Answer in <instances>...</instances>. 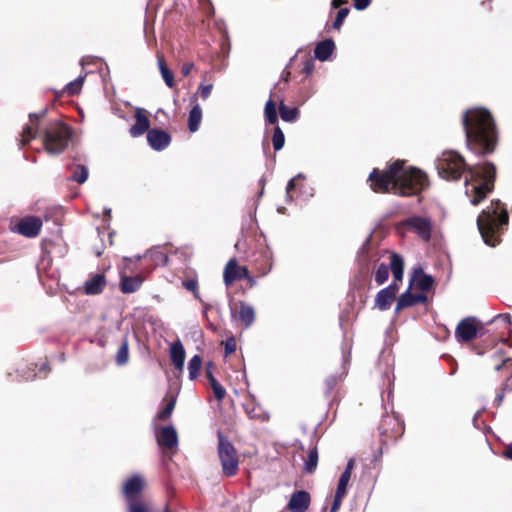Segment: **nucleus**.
Here are the masks:
<instances>
[{
    "mask_svg": "<svg viewBox=\"0 0 512 512\" xmlns=\"http://www.w3.org/2000/svg\"><path fill=\"white\" fill-rule=\"evenodd\" d=\"M118 366H123L129 361V343L127 337H124L121 345L118 348L115 358Z\"/></svg>",
    "mask_w": 512,
    "mask_h": 512,
    "instance_id": "72a5a7b5",
    "label": "nucleus"
},
{
    "mask_svg": "<svg viewBox=\"0 0 512 512\" xmlns=\"http://www.w3.org/2000/svg\"><path fill=\"white\" fill-rule=\"evenodd\" d=\"M501 390H512V377L507 378L503 383Z\"/></svg>",
    "mask_w": 512,
    "mask_h": 512,
    "instance_id": "bf43d9fd",
    "label": "nucleus"
},
{
    "mask_svg": "<svg viewBox=\"0 0 512 512\" xmlns=\"http://www.w3.org/2000/svg\"><path fill=\"white\" fill-rule=\"evenodd\" d=\"M415 298H416V304L418 303H426L428 298L425 294L421 293V294H415Z\"/></svg>",
    "mask_w": 512,
    "mask_h": 512,
    "instance_id": "13d9d810",
    "label": "nucleus"
},
{
    "mask_svg": "<svg viewBox=\"0 0 512 512\" xmlns=\"http://www.w3.org/2000/svg\"><path fill=\"white\" fill-rule=\"evenodd\" d=\"M432 221L423 216H411L398 224L399 230L409 231L417 234L424 242H429L432 235Z\"/></svg>",
    "mask_w": 512,
    "mask_h": 512,
    "instance_id": "9d476101",
    "label": "nucleus"
},
{
    "mask_svg": "<svg viewBox=\"0 0 512 512\" xmlns=\"http://www.w3.org/2000/svg\"><path fill=\"white\" fill-rule=\"evenodd\" d=\"M504 391H505V390H501V392H500V393H498V394H497V396H496V400H497V402H498V405H500V404H501V402L503 401V398H504Z\"/></svg>",
    "mask_w": 512,
    "mask_h": 512,
    "instance_id": "e2e57ef3",
    "label": "nucleus"
},
{
    "mask_svg": "<svg viewBox=\"0 0 512 512\" xmlns=\"http://www.w3.org/2000/svg\"><path fill=\"white\" fill-rule=\"evenodd\" d=\"M311 503L310 494L305 490H297L292 493L287 504L290 512H305Z\"/></svg>",
    "mask_w": 512,
    "mask_h": 512,
    "instance_id": "f3484780",
    "label": "nucleus"
},
{
    "mask_svg": "<svg viewBox=\"0 0 512 512\" xmlns=\"http://www.w3.org/2000/svg\"><path fill=\"white\" fill-rule=\"evenodd\" d=\"M496 319H502L503 321L510 323L511 322V315L508 313L505 314H499L495 317Z\"/></svg>",
    "mask_w": 512,
    "mask_h": 512,
    "instance_id": "680f3d73",
    "label": "nucleus"
},
{
    "mask_svg": "<svg viewBox=\"0 0 512 512\" xmlns=\"http://www.w3.org/2000/svg\"><path fill=\"white\" fill-rule=\"evenodd\" d=\"M193 68H194V63L193 62H187V63L182 65V67H181V74L184 77H187L191 73Z\"/></svg>",
    "mask_w": 512,
    "mask_h": 512,
    "instance_id": "6e6d98bb",
    "label": "nucleus"
},
{
    "mask_svg": "<svg viewBox=\"0 0 512 512\" xmlns=\"http://www.w3.org/2000/svg\"><path fill=\"white\" fill-rule=\"evenodd\" d=\"M225 356L233 354L237 349V342L234 337H229L224 343Z\"/></svg>",
    "mask_w": 512,
    "mask_h": 512,
    "instance_id": "09e8293b",
    "label": "nucleus"
},
{
    "mask_svg": "<svg viewBox=\"0 0 512 512\" xmlns=\"http://www.w3.org/2000/svg\"><path fill=\"white\" fill-rule=\"evenodd\" d=\"M143 282L144 277L141 274H137L135 276H127L121 273L119 288L123 294H131L138 291Z\"/></svg>",
    "mask_w": 512,
    "mask_h": 512,
    "instance_id": "a211bd4d",
    "label": "nucleus"
},
{
    "mask_svg": "<svg viewBox=\"0 0 512 512\" xmlns=\"http://www.w3.org/2000/svg\"><path fill=\"white\" fill-rule=\"evenodd\" d=\"M42 228V220L36 216H26L19 220L15 231L27 238H34L39 235Z\"/></svg>",
    "mask_w": 512,
    "mask_h": 512,
    "instance_id": "ddd939ff",
    "label": "nucleus"
},
{
    "mask_svg": "<svg viewBox=\"0 0 512 512\" xmlns=\"http://www.w3.org/2000/svg\"><path fill=\"white\" fill-rule=\"evenodd\" d=\"M209 384L213 390L214 397L218 401H222L226 395L225 388L217 381V379H211V382H209Z\"/></svg>",
    "mask_w": 512,
    "mask_h": 512,
    "instance_id": "c03bdc74",
    "label": "nucleus"
},
{
    "mask_svg": "<svg viewBox=\"0 0 512 512\" xmlns=\"http://www.w3.org/2000/svg\"><path fill=\"white\" fill-rule=\"evenodd\" d=\"M380 450L388 446L389 443L397 441L404 433V425L393 416H385L379 426Z\"/></svg>",
    "mask_w": 512,
    "mask_h": 512,
    "instance_id": "9b49d317",
    "label": "nucleus"
},
{
    "mask_svg": "<svg viewBox=\"0 0 512 512\" xmlns=\"http://www.w3.org/2000/svg\"><path fill=\"white\" fill-rule=\"evenodd\" d=\"M265 121L271 125L278 124L277 104L273 99H269L264 108Z\"/></svg>",
    "mask_w": 512,
    "mask_h": 512,
    "instance_id": "7c9ffc66",
    "label": "nucleus"
},
{
    "mask_svg": "<svg viewBox=\"0 0 512 512\" xmlns=\"http://www.w3.org/2000/svg\"><path fill=\"white\" fill-rule=\"evenodd\" d=\"M183 286L188 290L193 292L195 295L198 292V283L196 280L190 279L183 281Z\"/></svg>",
    "mask_w": 512,
    "mask_h": 512,
    "instance_id": "3c124183",
    "label": "nucleus"
},
{
    "mask_svg": "<svg viewBox=\"0 0 512 512\" xmlns=\"http://www.w3.org/2000/svg\"><path fill=\"white\" fill-rule=\"evenodd\" d=\"M244 410L250 419L258 420V421L267 420V416L264 413V411L253 402L246 403L244 405Z\"/></svg>",
    "mask_w": 512,
    "mask_h": 512,
    "instance_id": "473e14b6",
    "label": "nucleus"
},
{
    "mask_svg": "<svg viewBox=\"0 0 512 512\" xmlns=\"http://www.w3.org/2000/svg\"><path fill=\"white\" fill-rule=\"evenodd\" d=\"M509 215L503 203L491 201L477 218L478 230L487 245L495 247L500 243L503 226L508 225Z\"/></svg>",
    "mask_w": 512,
    "mask_h": 512,
    "instance_id": "7ed1b4c3",
    "label": "nucleus"
},
{
    "mask_svg": "<svg viewBox=\"0 0 512 512\" xmlns=\"http://www.w3.org/2000/svg\"><path fill=\"white\" fill-rule=\"evenodd\" d=\"M303 179L304 177L301 174H298L296 177L292 178L288 182L286 187V196L289 200H292L294 198V190L296 189L298 182Z\"/></svg>",
    "mask_w": 512,
    "mask_h": 512,
    "instance_id": "a18cd8bd",
    "label": "nucleus"
},
{
    "mask_svg": "<svg viewBox=\"0 0 512 512\" xmlns=\"http://www.w3.org/2000/svg\"><path fill=\"white\" fill-rule=\"evenodd\" d=\"M212 89H213L212 84L201 83L198 87V93L202 99H207L210 96Z\"/></svg>",
    "mask_w": 512,
    "mask_h": 512,
    "instance_id": "8fccbe9b",
    "label": "nucleus"
},
{
    "mask_svg": "<svg viewBox=\"0 0 512 512\" xmlns=\"http://www.w3.org/2000/svg\"><path fill=\"white\" fill-rule=\"evenodd\" d=\"M395 297L392 296L385 289L380 290L375 298V305L382 311L388 310L391 307Z\"/></svg>",
    "mask_w": 512,
    "mask_h": 512,
    "instance_id": "2f4dec72",
    "label": "nucleus"
},
{
    "mask_svg": "<svg viewBox=\"0 0 512 512\" xmlns=\"http://www.w3.org/2000/svg\"><path fill=\"white\" fill-rule=\"evenodd\" d=\"M73 137L71 126L56 121L51 123L44 131L43 145L47 153L52 155L61 154L68 147Z\"/></svg>",
    "mask_w": 512,
    "mask_h": 512,
    "instance_id": "6e6552de",
    "label": "nucleus"
},
{
    "mask_svg": "<svg viewBox=\"0 0 512 512\" xmlns=\"http://www.w3.org/2000/svg\"><path fill=\"white\" fill-rule=\"evenodd\" d=\"M157 442L159 446L166 449H173L178 444V435L174 427L166 426L161 428L157 434Z\"/></svg>",
    "mask_w": 512,
    "mask_h": 512,
    "instance_id": "aec40b11",
    "label": "nucleus"
},
{
    "mask_svg": "<svg viewBox=\"0 0 512 512\" xmlns=\"http://www.w3.org/2000/svg\"><path fill=\"white\" fill-rule=\"evenodd\" d=\"M279 114L283 121L295 122L299 118L300 111L297 107H289L281 101L279 104Z\"/></svg>",
    "mask_w": 512,
    "mask_h": 512,
    "instance_id": "c85d7f7f",
    "label": "nucleus"
},
{
    "mask_svg": "<svg viewBox=\"0 0 512 512\" xmlns=\"http://www.w3.org/2000/svg\"><path fill=\"white\" fill-rule=\"evenodd\" d=\"M88 178V169L84 165H76L71 175V180L83 184Z\"/></svg>",
    "mask_w": 512,
    "mask_h": 512,
    "instance_id": "a19ab883",
    "label": "nucleus"
},
{
    "mask_svg": "<svg viewBox=\"0 0 512 512\" xmlns=\"http://www.w3.org/2000/svg\"><path fill=\"white\" fill-rule=\"evenodd\" d=\"M389 277V267L388 265L381 263L377 270L375 271V282L378 285L384 284Z\"/></svg>",
    "mask_w": 512,
    "mask_h": 512,
    "instance_id": "79ce46f5",
    "label": "nucleus"
},
{
    "mask_svg": "<svg viewBox=\"0 0 512 512\" xmlns=\"http://www.w3.org/2000/svg\"><path fill=\"white\" fill-rule=\"evenodd\" d=\"M203 80L206 81L207 80V73H205V75H203Z\"/></svg>",
    "mask_w": 512,
    "mask_h": 512,
    "instance_id": "69168bd1",
    "label": "nucleus"
},
{
    "mask_svg": "<svg viewBox=\"0 0 512 512\" xmlns=\"http://www.w3.org/2000/svg\"><path fill=\"white\" fill-rule=\"evenodd\" d=\"M231 315L243 323L247 328L252 325L255 319V311L253 307L243 301L230 302Z\"/></svg>",
    "mask_w": 512,
    "mask_h": 512,
    "instance_id": "4468645a",
    "label": "nucleus"
},
{
    "mask_svg": "<svg viewBox=\"0 0 512 512\" xmlns=\"http://www.w3.org/2000/svg\"><path fill=\"white\" fill-rule=\"evenodd\" d=\"M390 269L392 271L395 281L403 279L404 260L403 257L397 253H392L390 256Z\"/></svg>",
    "mask_w": 512,
    "mask_h": 512,
    "instance_id": "bb28decb",
    "label": "nucleus"
},
{
    "mask_svg": "<svg viewBox=\"0 0 512 512\" xmlns=\"http://www.w3.org/2000/svg\"><path fill=\"white\" fill-rule=\"evenodd\" d=\"M202 119V110L199 104H195L189 112L188 128L189 131L194 133L199 129Z\"/></svg>",
    "mask_w": 512,
    "mask_h": 512,
    "instance_id": "c756f323",
    "label": "nucleus"
},
{
    "mask_svg": "<svg viewBox=\"0 0 512 512\" xmlns=\"http://www.w3.org/2000/svg\"><path fill=\"white\" fill-rule=\"evenodd\" d=\"M334 48V41L332 39H325L316 45L314 56L320 61H326L333 53Z\"/></svg>",
    "mask_w": 512,
    "mask_h": 512,
    "instance_id": "393cba45",
    "label": "nucleus"
},
{
    "mask_svg": "<svg viewBox=\"0 0 512 512\" xmlns=\"http://www.w3.org/2000/svg\"><path fill=\"white\" fill-rule=\"evenodd\" d=\"M462 125L468 149L475 155L485 157L493 154L498 145V130L489 110L473 107L464 111Z\"/></svg>",
    "mask_w": 512,
    "mask_h": 512,
    "instance_id": "f03ea898",
    "label": "nucleus"
},
{
    "mask_svg": "<svg viewBox=\"0 0 512 512\" xmlns=\"http://www.w3.org/2000/svg\"><path fill=\"white\" fill-rule=\"evenodd\" d=\"M164 401H167L166 405L157 414V418L160 421L169 419L176 405V398L174 396H170L169 399L165 397Z\"/></svg>",
    "mask_w": 512,
    "mask_h": 512,
    "instance_id": "e433bc0d",
    "label": "nucleus"
},
{
    "mask_svg": "<svg viewBox=\"0 0 512 512\" xmlns=\"http://www.w3.org/2000/svg\"><path fill=\"white\" fill-rule=\"evenodd\" d=\"M170 358L176 369H182L185 361V350L179 340L171 345Z\"/></svg>",
    "mask_w": 512,
    "mask_h": 512,
    "instance_id": "a878e982",
    "label": "nucleus"
},
{
    "mask_svg": "<svg viewBox=\"0 0 512 512\" xmlns=\"http://www.w3.org/2000/svg\"><path fill=\"white\" fill-rule=\"evenodd\" d=\"M217 454L226 477H233L239 471V455L237 449L229 438L219 430L217 432Z\"/></svg>",
    "mask_w": 512,
    "mask_h": 512,
    "instance_id": "1a4fd4ad",
    "label": "nucleus"
},
{
    "mask_svg": "<svg viewBox=\"0 0 512 512\" xmlns=\"http://www.w3.org/2000/svg\"><path fill=\"white\" fill-rule=\"evenodd\" d=\"M146 487L147 482L140 474H133L123 482L121 493L126 501L127 512H151L144 496Z\"/></svg>",
    "mask_w": 512,
    "mask_h": 512,
    "instance_id": "423d86ee",
    "label": "nucleus"
},
{
    "mask_svg": "<svg viewBox=\"0 0 512 512\" xmlns=\"http://www.w3.org/2000/svg\"><path fill=\"white\" fill-rule=\"evenodd\" d=\"M171 140V135L160 128L150 129L147 133V142L155 151L166 149L170 145Z\"/></svg>",
    "mask_w": 512,
    "mask_h": 512,
    "instance_id": "2eb2a0df",
    "label": "nucleus"
},
{
    "mask_svg": "<svg viewBox=\"0 0 512 512\" xmlns=\"http://www.w3.org/2000/svg\"><path fill=\"white\" fill-rule=\"evenodd\" d=\"M402 160L397 159L388 163L384 169L373 168L367 182L370 189L378 194H394L396 189V177L401 171Z\"/></svg>",
    "mask_w": 512,
    "mask_h": 512,
    "instance_id": "0eeeda50",
    "label": "nucleus"
},
{
    "mask_svg": "<svg viewBox=\"0 0 512 512\" xmlns=\"http://www.w3.org/2000/svg\"><path fill=\"white\" fill-rule=\"evenodd\" d=\"M344 497L345 496H343V495H339V494L335 493L334 500H333V503L330 508V512H338V510L341 507L342 500Z\"/></svg>",
    "mask_w": 512,
    "mask_h": 512,
    "instance_id": "603ef678",
    "label": "nucleus"
},
{
    "mask_svg": "<svg viewBox=\"0 0 512 512\" xmlns=\"http://www.w3.org/2000/svg\"><path fill=\"white\" fill-rule=\"evenodd\" d=\"M436 169L439 176L446 180H459L466 172L465 194L474 206L494 190L496 167L492 162L469 166L459 153L445 151L436 160Z\"/></svg>",
    "mask_w": 512,
    "mask_h": 512,
    "instance_id": "f257e3e1",
    "label": "nucleus"
},
{
    "mask_svg": "<svg viewBox=\"0 0 512 512\" xmlns=\"http://www.w3.org/2000/svg\"><path fill=\"white\" fill-rule=\"evenodd\" d=\"M46 114V111H42L41 113H30L29 114V120L31 125H26L23 128V131L21 133V147L28 144L32 139H35L38 135V126L39 121L44 115Z\"/></svg>",
    "mask_w": 512,
    "mask_h": 512,
    "instance_id": "dca6fc26",
    "label": "nucleus"
},
{
    "mask_svg": "<svg viewBox=\"0 0 512 512\" xmlns=\"http://www.w3.org/2000/svg\"><path fill=\"white\" fill-rule=\"evenodd\" d=\"M150 120L140 108L135 111V124L131 126L129 133L132 137L142 136L150 130Z\"/></svg>",
    "mask_w": 512,
    "mask_h": 512,
    "instance_id": "6ab92c4d",
    "label": "nucleus"
},
{
    "mask_svg": "<svg viewBox=\"0 0 512 512\" xmlns=\"http://www.w3.org/2000/svg\"><path fill=\"white\" fill-rule=\"evenodd\" d=\"M201 366H202L201 356L194 355L188 363L189 378L191 380H194L199 376Z\"/></svg>",
    "mask_w": 512,
    "mask_h": 512,
    "instance_id": "58836bf2",
    "label": "nucleus"
},
{
    "mask_svg": "<svg viewBox=\"0 0 512 512\" xmlns=\"http://www.w3.org/2000/svg\"><path fill=\"white\" fill-rule=\"evenodd\" d=\"M353 2H354V7L357 10H364L370 5L371 0H353Z\"/></svg>",
    "mask_w": 512,
    "mask_h": 512,
    "instance_id": "5fc2aeb1",
    "label": "nucleus"
},
{
    "mask_svg": "<svg viewBox=\"0 0 512 512\" xmlns=\"http://www.w3.org/2000/svg\"><path fill=\"white\" fill-rule=\"evenodd\" d=\"M106 287V277L103 273H98L92 275L85 283H84V292L87 295H98L102 293L104 288Z\"/></svg>",
    "mask_w": 512,
    "mask_h": 512,
    "instance_id": "412c9836",
    "label": "nucleus"
},
{
    "mask_svg": "<svg viewBox=\"0 0 512 512\" xmlns=\"http://www.w3.org/2000/svg\"><path fill=\"white\" fill-rule=\"evenodd\" d=\"M402 160L401 171L396 177V189L394 195L412 197L421 194L429 185L427 174L416 167H406Z\"/></svg>",
    "mask_w": 512,
    "mask_h": 512,
    "instance_id": "39448f33",
    "label": "nucleus"
},
{
    "mask_svg": "<svg viewBox=\"0 0 512 512\" xmlns=\"http://www.w3.org/2000/svg\"><path fill=\"white\" fill-rule=\"evenodd\" d=\"M414 305H416L415 294L407 290L398 298L395 310L398 312L402 309L412 307Z\"/></svg>",
    "mask_w": 512,
    "mask_h": 512,
    "instance_id": "c9c22d12",
    "label": "nucleus"
},
{
    "mask_svg": "<svg viewBox=\"0 0 512 512\" xmlns=\"http://www.w3.org/2000/svg\"><path fill=\"white\" fill-rule=\"evenodd\" d=\"M455 338L461 344H470L471 350L477 355H483L496 344V338L488 334L475 317H466L457 324Z\"/></svg>",
    "mask_w": 512,
    "mask_h": 512,
    "instance_id": "20e7f679",
    "label": "nucleus"
},
{
    "mask_svg": "<svg viewBox=\"0 0 512 512\" xmlns=\"http://www.w3.org/2000/svg\"><path fill=\"white\" fill-rule=\"evenodd\" d=\"M84 77L79 76L74 81L69 82L63 89L62 94H67L69 96L77 95L83 86Z\"/></svg>",
    "mask_w": 512,
    "mask_h": 512,
    "instance_id": "4c0bfd02",
    "label": "nucleus"
},
{
    "mask_svg": "<svg viewBox=\"0 0 512 512\" xmlns=\"http://www.w3.org/2000/svg\"><path fill=\"white\" fill-rule=\"evenodd\" d=\"M211 366L212 364L209 363L206 367V377L208 379L209 382H211V379H216L212 373V370H211Z\"/></svg>",
    "mask_w": 512,
    "mask_h": 512,
    "instance_id": "052dcab7",
    "label": "nucleus"
},
{
    "mask_svg": "<svg viewBox=\"0 0 512 512\" xmlns=\"http://www.w3.org/2000/svg\"><path fill=\"white\" fill-rule=\"evenodd\" d=\"M285 144V136L281 128L276 125L272 135V145L275 151H279Z\"/></svg>",
    "mask_w": 512,
    "mask_h": 512,
    "instance_id": "ea45409f",
    "label": "nucleus"
},
{
    "mask_svg": "<svg viewBox=\"0 0 512 512\" xmlns=\"http://www.w3.org/2000/svg\"><path fill=\"white\" fill-rule=\"evenodd\" d=\"M317 464H318V450H317V447L314 446L313 448H311L309 450L308 455L305 459L304 471L309 474L313 473L317 468Z\"/></svg>",
    "mask_w": 512,
    "mask_h": 512,
    "instance_id": "f704fd0d",
    "label": "nucleus"
},
{
    "mask_svg": "<svg viewBox=\"0 0 512 512\" xmlns=\"http://www.w3.org/2000/svg\"><path fill=\"white\" fill-rule=\"evenodd\" d=\"M315 67V61L310 56H305L303 62H302V68L301 72L309 76Z\"/></svg>",
    "mask_w": 512,
    "mask_h": 512,
    "instance_id": "de8ad7c7",
    "label": "nucleus"
},
{
    "mask_svg": "<svg viewBox=\"0 0 512 512\" xmlns=\"http://www.w3.org/2000/svg\"><path fill=\"white\" fill-rule=\"evenodd\" d=\"M354 465H355L354 459H352V458L349 459L343 473L341 474V476L339 478L337 489L335 492L336 494L343 495V496L346 495L347 486L351 479V474L354 469Z\"/></svg>",
    "mask_w": 512,
    "mask_h": 512,
    "instance_id": "5701e85b",
    "label": "nucleus"
},
{
    "mask_svg": "<svg viewBox=\"0 0 512 512\" xmlns=\"http://www.w3.org/2000/svg\"><path fill=\"white\" fill-rule=\"evenodd\" d=\"M247 279L250 286L255 284V279L250 275L246 266L239 265L236 258L230 259L223 271V281L227 287L232 285L235 281Z\"/></svg>",
    "mask_w": 512,
    "mask_h": 512,
    "instance_id": "f8f14e48",
    "label": "nucleus"
},
{
    "mask_svg": "<svg viewBox=\"0 0 512 512\" xmlns=\"http://www.w3.org/2000/svg\"><path fill=\"white\" fill-rule=\"evenodd\" d=\"M163 512H172L168 506L165 507Z\"/></svg>",
    "mask_w": 512,
    "mask_h": 512,
    "instance_id": "0e129e2a",
    "label": "nucleus"
},
{
    "mask_svg": "<svg viewBox=\"0 0 512 512\" xmlns=\"http://www.w3.org/2000/svg\"><path fill=\"white\" fill-rule=\"evenodd\" d=\"M501 456L506 460L512 461V442L505 445V447L501 453Z\"/></svg>",
    "mask_w": 512,
    "mask_h": 512,
    "instance_id": "864d4df0",
    "label": "nucleus"
},
{
    "mask_svg": "<svg viewBox=\"0 0 512 512\" xmlns=\"http://www.w3.org/2000/svg\"><path fill=\"white\" fill-rule=\"evenodd\" d=\"M412 281L415 282L416 287L423 292L429 291L434 284L432 276L425 274L421 267L414 269Z\"/></svg>",
    "mask_w": 512,
    "mask_h": 512,
    "instance_id": "4be33fe9",
    "label": "nucleus"
},
{
    "mask_svg": "<svg viewBox=\"0 0 512 512\" xmlns=\"http://www.w3.org/2000/svg\"><path fill=\"white\" fill-rule=\"evenodd\" d=\"M338 385V377L335 375L328 376L324 381V391L327 395H331Z\"/></svg>",
    "mask_w": 512,
    "mask_h": 512,
    "instance_id": "49530a36",
    "label": "nucleus"
},
{
    "mask_svg": "<svg viewBox=\"0 0 512 512\" xmlns=\"http://www.w3.org/2000/svg\"><path fill=\"white\" fill-rule=\"evenodd\" d=\"M157 61H158V67H159V70H160V73L162 75V78L165 82V84L169 87V88H173L175 86V81H174V74L173 72L168 68L167 64H166V61L164 59V56L163 55H160L158 54L157 55Z\"/></svg>",
    "mask_w": 512,
    "mask_h": 512,
    "instance_id": "cd10ccee",
    "label": "nucleus"
},
{
    "mask_svg": "<svg viewBox=\"0 0 512 512\" xmlns=\"http://www.w3.org/2000/svg\"><path fill=\"white\" fill-rule=\"evenodd\" d=\"M384 289L386 291H388V293H390L392 296H394L396 298V294H397V292L399 290V286H398V284L395 281L394 283H391L389 286H387Z\"/></svg>",
    "mask_w": 512,
    "mask_h": 512,
    "instance_id": "4d7b16f0",
    "label": "nucleus"
},
{
    "mask_svg": "<svg viewBox=\"0 0 512 512\" xmlns=\"http://www.w3.org/2000/svg\"><path fill=\"white\" fill-rule=\"evenodd\" d=\"M347 0H332L331 6L333 9H339L335 20L332 24V27L336 30H339L343 25L344 20L348 16L350 9L348 7H342V5L347 4Z\"/></svg>",
    "mask_w": 512,
    "mask_h": 512,
    "instance_id": "b1692460",
    "label": "nucleus"
},
{
    "mask_svg": "<svg viewBox=\"0 0 512 512\" xmlns=\"http://www.w3.org/2000/svg\"><path fill=\"white\" fill-rule=\"evenodd\" d=\"M492 359L494 361L495 371H500L502 367L511 360V358L504 356V351L502 350L495 351V353L492 355Z\"/></svg>",
    "mask_w": 512,
    "mask_h": 512,
    "instance_id": "37998d69",
    "label": "nucleus"
}]
</instances>
